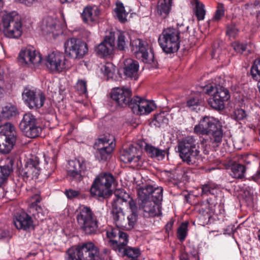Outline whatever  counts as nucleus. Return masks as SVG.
Listing matches in <instances>:
<instances>
[{
  "mask_svg": "<svg viewBox=\"0 0 260 260\" xmlns=\"http://www.w3.org/2000/svg\"><path fill=\"white\" fill-rule=\"evenodd\" d=\"M111 211L113 222L117 228L131 230L136 223L137 215L134 213L125 216L122 209L119 207L123 202L126 201L129 195L125 192L117 190L115 191Z\"/></svg>",
  "mask_w": 260,
  "mask_h": 260,
  "instance_id": "nucleus-1",
  "label": "nucleus"
},
{
  "mask_svg": "<svg viewBox=\"0 0 260 260\" xmlns=\"http://www.w3.org/2000/svg\"><path fill=\"white\" fill-rule=\"evenodd\" d=\"M177 148L182 161L189 165L196 164L200 158L199 144L193 136L182 138L178 142Z\"/></svg>",
  "mask_w": 260,
  "mask_h": 260,
  "instance_id": "nucleus-2",
  "label": "nucleus"
},
{
  "mask_svg": "<svg viewBox=\"0 0 260 260\" xmlns=\"http://www.w3.org/2000/svg\"><path fill=\"white\" fill-rule=\"evenodd\" d=\"M99 254L98 248L92 242H84L69 248L65 260H96Z\"/></svg>",
  "mask_w": 260,
  "mask_h": 260,
  "instance_id": "nucleus-3",
  "label": "nucleus"
},
{
  "mask_svg": "<svg viewBox=\"0 0 260 260\" xmlns=\"http://www.w3.org/2000/svg\"><path fill=\"white\" fill-rule=\"evenodd\" d=\"M114 182L115 178L112 174L102 172L94 179L90 188V193L93 197L106 198L111 193V188Z\"/></svg>",
  "mask_w": 260,
  "mask_h": 260,
  "instance_id": "nucleus-4",
  "label": "nucleus"
},
{
  "mask_svg": "<svg viewBox=\"0 0 260 260\" xmlns=\"http://www.w3.org/2000/svg\"><path fill=\"white\" fill-rule=\"evenodd\" d=\"M76 219L78 224L85 234L92 235L97 232L98 220L89 207L81 206L77 214Z\"/></svg>",
  "mask_w": 260,
  "mask_h": 260,
  "instance_id": "nucleus-5",
  "label": "nucleus"
},
{
  "mask_svg": "<svg viewBox=\"0 0 260 260\" xmlns=\"http://www.w3.org/2000/svg\"><path fill=\"white\" fill-rule=\"evenodd\" d=\"M180 31L175 28H167L163 30L158 38L159 44L167 54L176 52L180 47Z\"/></svg>",
  "mask_w": 260,
  "mask_h": 260,
  "instance_id": "nucleus-6",
  "label": "nucleus"
},
{
  "mask_svg": "<svg viewBox=\"0 0 260 260\" xmlns=\"http://www.w3.org/2000/svg\"><path fill=\"white\" fill-rule=\"evenodd\" d=\"M2 25L4 35L10 38H18L22 35L20 18L16 12L4 14L2 16Z\"/></svg>",
  "mask_w": 260,
  "mask_h": 260,
  "instance_id": "nucleus-7",
  "label": "nucleus"
},
{
  "mask_svg": "<svg viewBox=\"0 0 260 260\" xmlns=\"http://www.w3.org/2000/svg\"><path fill=\"white\" fill-rule=\"evenodd\" d=\"M16 140V132L10 123L5 122L0 126V152L9 153L13 149Z\"/></svg>",
  "mask_w": 260,
  "mask_h": 260,
  "instance_id": "nucleus-8",
  "label": "nucleus"
},
{
  "mask_svg": "<svg viewBox=\"0 0 260 260\" xmlns=\"http://www.w3.org/2000/svg\"><path fill=\"white\" fill-rule=\"evenodd\" d=\"M91 175V171L86 167L85 163L78 159L69 161L68 175L71 180L80 182L85 178H89Z\"/></svg>",
  "mask_w": 260,
  "mask_h": 260,
  "instance_id": "nucleus-9",
  "label": "nucleus"
},
{
  "mask_svg": "<svg viewBox=\"0 0 260 260\" xmlns=\"http://www.w3.org/2000/svg\"><path fill=\"white\" fill-rule=\"evenodd\" d=\"M64 47L66 55L73 58H81L88 52L86 43L75 38L68 40L64 44Z\"/></svg>",
  "mask_w": 260,
  "mask_h": 260,
  "instance_id": "nucleus-10",
  "label": "nucleus"
},
{
  "mask_svg": "<svg viewBox=\"0 0 260 260\" xmlns=\"http://www.w3.org/2000/svg\"><path fill=\"white\" fill-rule=\"evenodd\" d=\"M18 61L24 66L36 69L43 62L41 54L34 48H27L20 52Z\"/></svg>",
  "mask_w": 260,
  "mask_h": 260,
  "instance_id": "nucleus-11",
  "label": "nucleus"
},
{
  "mask_svg": "<svg viewBox=\"0 0 260 260\" xmlns=\"http://www.w3.org/2000/svg\"><path fill=\"white\" fill-rule=\"evenodd\" d=\"M22 99L30 109H38L41 108L46 100L45 95L40 90L25 88L22 94Z\"/></svg>",
  "mask_w": 260,
  "mask_h": 260,
  "instance_id": "nucleus-12",
  "label": "nucleus"
},
{
  "mask_svg": "<svg viewBox=\"0 0 260 260\" xmlns=\"http://www.w3.org/2000/svg\"><path fill=\"white\" fill-rule=\"evenodd\" d=\"M45 64L51 71L57 73L62 72L68 67L65 56L58 51L48 54L45 60Z\"/></svg>",
  "mask_w": 260,
  "mask_h": 260,
  "instance_id": "nucleus-13",
  "label": "nucleus"
},
{
  "mask_svg": "<svg viewBox=\"0 0 260 260\" xmlns=\"http://www.w3.org/2000/svg\"><path fill=\"white\" fill-rule=\"evenodd\" d=\"M143 191H138L137 193L139 200V208L142 214L145 217H154L159 214L158 205L150 200Z\"/></svg>",
  "mask_w": 260,
  "mask_h": 260,
  "instance_id": "nucleus-14",
  "label": "nucleus"
},
{
  "mask_svg": "<svg viewBox=\"0 0 260 260\" xmlns=\"http://www.w3.org/2000/svg\"><path fill=\"white\" fill-rule=\"evenodd\" d=\"M113 139L106 137L99 138L95 143L94 148L96 149L95 156L99 160H106L110 156L115 147Z\"/></svg>",
  "mask_w": 260,
  "mask_h": 260,
  "instance_id": "nucleus-15",
  "label": "nucleus"
},
{
  "mask_svg": "<svg viewBox=\"0 0 260 260\" xmlns=\"http://www.w3.org/2000/svg\"><path fill=\"white\" fill-rule=\"evenodd\" d=\"M132 51L136 55L141 58L146 63H151L154 61V56L151 48H148L143 41L139 39H135L131 42Z\"/></svg>",
  "mask_w": 260,
  "mask_h": 260,
  "instance_id": "nucleus-16",
  "label": "nucleus"
},
{
  "mask_svg": "<svg viewBox=\"0 0 260 260\" xmlns=\"http://www.w3.org/2000/svg\"><path fill=\"white\" fill-rule=\"evenodd\" d=\"M40 173L38 158L29 159L19 171V174L24 181L36 179Z\"/></svg>",
  "mask_w": 260,
  "mask_h": 260,
  "instance_id": "nucleus-17",
  "label": "nucleus"
},
{
  "mask_svg": "<svg viewBox=\"0 0 260 260\" xmlns=\"http://www.w3.org/2000/svg\"><path fill=\"white\" fill-rule=\"evenodd\" d=\"M129 107L133 113L137 115L150 113L155 108L153 103L140 96H135L132 99Z\"/></svg>",
  "mask_w": 260,
  "mask_h": 260,
  "instance_id": "nucleus-18",
  "label": "nucleus"
},
{
  "mask_svg": "<svg viewBox=\"0 0 260 260\" xmlns=\"http://www.w3.org/2000/svg\"><path fill=\"white\" fill-rule=\"evenodd\" d=\"M219 120L212 117L205 116L195 125L193 132L198 135H208L220 124Z\"/></svg>",
  "mask_w": 260,
  "mask_h": 260,
  "instance_id": "nucleus-19",
  "label": "nucleus"
},
{
  "mask_svg": "<svg viewBox=\"0 0 260 260\" xmlns=\"http://www.w3.org/2000/svg\"><path fill=\"white\" fill-rule=\"evenodd\" d=\"M132 91L128 87H116L111 93V99L120 106L124 107L131 103Z\"/></svg>",
  "mask_w": 260,
  "mask_h": 260,
  "instance_id": "nucleus-20",
  "label": "nucleus"
},
{
  "mask_svg": "<svg viewBox=\"0 0 260 260\" xmlns=\"http://www.w3.org/2000/svg\"><path fill=\"white\" fill-rule=\"evenodd\" d=\"M120 159L125 164L134 162L138 166L141 159V152L139 148L131 145L121 151Z\"/></svg>",
  "mask_w": 260,
  "mask_h": 260,
  "instance_id": "nucleus-21",
  "label": "nucleus"
},
{
  "mask_svg": "<svg viewBox=\"0 0 260 260\" xmlns=\"http://www.w3.org/2000/svg\"><path fill=\"white\" fill-rule=\"evenodd\" d=\"M138 191H144L145 195L150 200L155 202L157 205L162 200L163 189L161 187H155L147 185L138 188Z\"/></svg>",
  "mask_w": 260,
  "mask_h": 260,
  "instance_id": "nucleus-22",
  "label": "nucleus"
},
{
  "mask_svg": "<svg viewBox=\"0 0 260 260\" xmlns=\"http://www.w3.org/2000/svg\"><path fill=\"white\" fill-rule=\"evenodd\" d=\"M13 222L16 228L19 230H27L32 226L31 217L24 212L17 214Z\"/></svg>",
  "mask_w": 260,
  "mask_h": 260,
  "instance_id": "nucleus-23",
  "label": "nucleus"
},
{
  "mask_svg": "<svg viewBox=\"0 0 260 260\" xmlns=\"http://www.w3.org/2000/svg\"><path fill=\"white\" fill-rule=\"evenodd\" d=\"M139 65L137 61L131 58L127 59L124 61V74L128 78H138V72Z\"/></svg>",
  "mask_w": 260,
  "mask_h": 260,
  "instance_id": "nucleus-24",
  "label": "nucleus"
},
{
  "mask_svg": "<svg viewBox=\"0 0 260 260\" xmlns=\"http://www.w3.org/2000/svg\"><path fill=\"white\" fill-rule=\"evenodd\" d=\"M100 14V10L97 7L87 6L83 9L81 14L83 21L90 24L95 22Z\"/></svg>",
  "mask_w": 260,
  "mask_h": 260,
  "instance_id": "nucleus-25",
  "label": "nucleus"
},
{
  "mask_svg": "<svg viewBox=\"0 0 260 260\" xmlns=\"http://www.w3.org/2000/svg\"><path fill=\"white\" fill-rule=\"evenodd\" d=\"M128 235L127 233L121 232L117 238L112 241L111 247L118 254L123 253L124 249L127 247Z\"/></svg>",
  "mask_w": 260,
  "mask_h": 260,
  "instance_id": "nucleus-26",
  "label": "nucleus"
},
{
  "mask_svg": "<svg viewBox=\"0 0 260 260\" xmlns=\"http://www.w3.org/2000/svg\"><path fill=\"white\" fill-rule=\"evenodd\" d=\"M206 93L209 94H214L224 102L228 101L230 98L228 90L219 85L207 86Z\"/></svg>",
  "mask_w": 260,
  "mask_h": 260,
  "instance_id": "nucleus-27",
  "label": "nucleus"
},
{
  "mask_svg": "<svg viewBox=\"0 0 260 260\" xmlns=\"http://www.w3.org/2000/svg\"><path fill=\"white\" fill-rule=\"evenodd\" d=\"M109 37L110 40H112V45H115V40L117 39V47L119 50H124L128 40L124 32H122L119 30L110 32Z\"/></svg>",
  "mask_w": 260,
  "mask_h": 260,
  "instance_id": "nucleus-28",
  "label": "nucleus"
},
{
  "mask_svg": "<svg viewBox=\"0 0 260 260\" xmlns=\"http://www.w3.org/2000/svg\"><path fill=\"white\" fill-rule=\"evenodd\" d=\"M144 149L150 157L156 158L158 160H163L166 154L168 153L167 149L162 150L149 144H145Z\"/></svg>",
  "mask_w": 260,
  "mask_h": 260,
  "instance_id": "nucleus-29",
  "label": "nucleus"
},
{
  "mask_svg": "<svg viewBox=\"0 0 260 260\" xmlns=\"http://www.w3.org/2000/svg\"><path fill=\"white\" fill-rule=\"evenodd\" d=\"M5 165L0 166V187L7 179L12 171L14 160L12 158L8 157L5 160Z\"/></svg>",
  "mask_w": 260,
  "mask_h": 260,
  "instance_id": "nucleus-30",
  "label": "nucleus"
},
{
  "mask_svg": "<svg viewBox=\"0 0 260 260\" xmlns=\"http://www.w3.org/2000/svg\"><path fill=\"white\" fill-rule=\"evenodd\" d=\"M112 40L107 36L105 40L95 48V51L99 55L106 56L109 55L113 49Z\"/></svg>",
  "mask_w": 260,
  "mask_h": 260,
  "instance_id": "nucleus-31",
  "label": "nucleus"
},
{
  "mask_svg": "<svg viewBox=\"0 0 260 260\" xmlns=\"http://www.w3.org/2000/svg\"><path fill=\"white\" fill-rule=\"evenodd\" d=\"M57 20L48 17L44 19L42 24V30L44 34H54L56 30Z\"/></svg>",
  "mask_w": 260,
  "mask_h": 260,
  "instance_id": "nucleus-32",
  "label": "nucleus"
},
{
  "mask_svg": "<svg viewBox=\"0 0 260 260\" xmlns=\"http://www.w3.org/2000/svg\"><path fill=\"white\" fill-rule=\"evenodd\" d=\"M18 113L16 107L8 104L4 107L0 113V123L3 119H9L16 116Z\"/></svg>",
  "mask_w": 260,
  "mask_h": 260,
  "instance_id": "nucleus-33",
  "label": "nucleus"
},
{
  "mask_svg": "<svg viewBox=\"0 0 260 260\" xmlns=\"http://www.w3.org/2000/svg\"><path fill=\"white\" fill-rule=\"evenodd\" d=\"M172 0H159L157 3V13L166 17L169 13L172 6Z\"/></svg>",
  "mask_w": 260,
  "mask_h": 260,
  "instance_id": "nucleus-34",
  "label": "nucleus"
},
{
  "mask_svg": "<svg viewBox=\"0 0 260 260\" xmlns=\"http://www.w3.org/2000/svg\"><path fill=\"white\" fill-rule=\"evenodd\" d=\"M21 131L26 137L35 138L39 136L42 131V128L39 126L38 122H37L31 126H28L25 129L21 130Z\"/></svg>",
  "mask_w": 260,
  "mask_h": 260,
  "instance_id": "nucleus-35",
  "label": "nucleus"
},
{
  "mask_svg": "<svg viewBox=\"0 0 260 260\" xmlns=\"http://www.w3.org/2000/svg\"><path fill=\"white\" fill-rule=\"evenodd\" d=\"M248 168L240 164H233L231 167V175L235 178L241 179L244 177L245 171Z\"/></svg>",
  "mask_w": 260,
  "mask_h": 260,
  "instance_id": "nucleus-36",
  "label": "nucleus"
},
{
  "mask_svg": "<svg viewBox=\"0 0 260 260\" xmlns=\"http://www.w3.org/2000/svg\"><path fill=\"white\" fill-rule=\"evenodd\" d=\"M37 122L38 121L36 117L30 113H27L24 114L19 123L20 129H25L28 126H31Z\"/></svg>",
  "mask_w": 260,
  "mask_h": 260,
  "instance_id": "nucleus-37",
  "label": "nucleus"
},
{
  "mask_svg": "<svg viewBox=\"0 0 260 260\" xmlns=\"http://www.w3.org/2000/svg\"><path fill=\"white\" fill-rule=\"evenodd\" d=\"M31 203L29 205V209L30 212H32L34 216L37 215L39 217V213H41L42 208L38 205V203L41 201V198L38 194H35L31 197Z\"/></svg>",
  "mask_w": 260,
  "mask_h": 260,
  "instance_id": "nucleus-38",
  "label": "nucleus"
},
{
  "mask_svg": "<svg viewBox=\"0 0 260 260\" xmlns=\"http://www.w3.org/2000/svg\"><path fill=\"white\" fill-rule=\"evenodd\" d=\"M124 253L118 254L121 256H127L131 258V260H141L139 258L141 254V251L139 248L132 247H126L124 249Z\"/></svg>",
  "mask_w": 260,
  "mask_h": 260,
  "instance_id": "nucleus-39",
  "label": "nucleus"
},
{
  "mask_svg": "<svg viewBox=\"0 0 260 260\" xmlns=\"http://www.w3.org/2000/svg\"><path fill=\"white\" fill-rule=\"evenodd\" d=\"M210 134L212 135L210 139L212 143L215 144L216 146H218L221 143L223 137V132L220 123Z\"/></svg>",
  "mask_w": 260,
  "mask_h": 260,
  "instance_id": "nucleus-40",
  "label": "nucleus"
},
{
  "mask_svg": "<svg viewBox=\"0 0 260 260\" xmlns=\"http://www.w3.org/2000/svg\"><path fill=\"white\" fill-rule=\"evenodd\" d=\"M115 12L117 18L120 22L124 23L127 21L126 17L128 13L125 11L123 5L121 3H117Z\"/></svg>",
  "mask_w": 260,
  "mask_h": 260,
  "instance_id": "nucleus-41",
  "label": "nucleus"
},
{
  "mask_svg": "<svg viewBox=\"0 0 260 260\" xmlns=\"http://www.w3.org/2000/svg\"><path fill=\"white\" fill-rule=\"evenodd\" d=\"M193 2L195 6L194 14L199 21L202 20L204 19L206 14L204 5L198 0H194Z\"/></svg>",
  "mask_w": 260,
  "mask_h": 260,
  "instance_id": "nucleus-42",
  "label": "nucleus"
},
{
  "mask_svg": "<svg viewBox=\"0 0 260 260\" xmlns=\"http://www.w3.org/2000/svg\"><path fill=\"white\" fill-rule=\"evenodd\" d=\"M121 231L116 228H109L106 230V242L111 247L112 241L115 240Z\"/></svg>",
  "mask_w": 260,
  "mask_h": 260,
  "instance_id": "nucleus-43",
  "label": "nucleus"
},
{
  "mask_svg": "<svg viewBox=\"0 0 260 260\" xmlns=\"http://www.w3.org/2000/svg\"><path fill=\"white\" fill-rule=\"evenodd\" d=\"M224 102L218 98L216 95L213 94V96L210 98L208 100L209 105L215 110H222L224 107Z\"/></svg>",
  "mask_w": 260,
  "mask_h": 260,
  "instance_id": "nucleus-44",
  "label": "nucleus"
},
{
  "mask_svg": "<svg viewBox=\"0 0 260 260\" xmlns=\"http://www.w3.org/2000/svg\"><path fill=\"white\" fill-rule=\"evenodd\" d=\"M250 73L253 79L260 80V58L254 61L251 68Z\"/></svg>",
  "mask_w": 260,
  "mask_h": 260,
  "instance_id": "nucleus-45",
  "label": "nucleus"
},
{
  "mask_svg": "<svg viewBox=\"0 0 260 260\" xmlns=\"http://www.w3.org/2000/svg\"><path fill=\"white\" fill-rule=\"evenodd\" d=\"M187 223H182L177 230V237L179 240L183 241L186 238L187 230Z\"/></svg>",
  "mask_w": 260,
  "mask_h": 260,
  "instance_id": "nucleus-46",
  "label": "nucleus"
},
{
  "mask_svg": "<svg viewBox=\"0 0 260 260\" xmlns=\"http://www.w3.org/2000/svg\"><path fill=\"white\" fill-rule=\"evenodd\" d=\"M216 186V185L212 183L204 184L202 187V194L206 195H208L209 194H214Z\"/></svg>",
  "mask_w": 260,
  "mask_h": 260,
  "instance_id": "nucleus-47",
  "label": "nucleus"
},
{
  "mask_svg": "<svg viewBox=\"0 0 260 260\" xmlns=\"http://www.w3.org/2000/svg\"><path fill=\"white\" fill-rule=\"evenodd\" d=\"M239 29L235 24H231L227 26L226 34L230 38H235L238 35Z\"/></svg>",
  "mask_w": 260,
  "mask_h": 260,
  "instance_id": "nucleus-48",
  "label": "nucleus"
},
{
  "mask_svg": "<svg viewBox=\"0 0 260 260\" xmlns=\"http://www.w3.org/2000/svg\"><path fill=\"white\" fill-rule=\"evenodd\" d=\"M224 15V6L221 4L218 5L217 9L215 11L214 16L213 18L214 21L219 20Z\"/></svg>",
  "mask_w": 260,
  "mask_h": 260,
  "instance_id": "nucleus-49",
  "label": "nucleus"
},
{
  "mask_svg": "<svg viewBox=\"0 0 260 260\" xmlns=\"http://www.w3.org/2000/svg\"><path fill=\"white\" fill-rule=\"evenodd\" d=\"M102 70L105 75L107 76L108 78H112L115 71L113 64L110 63H106Z\"/></svg>",
  "mask_w": 260,
  "mask_h": 260,
  "instance_id": "nucleus-50",
  "label": "nucleus"
},
{
  "mask_svg": "<svg viewBox=\"0 0 260 260\" xmlns=\"http://www.w3.org/2000/svg\"><path fill=\"white\" fill-rule=\"evenodd\" d=\"M232 46L237 53H243L246 49V45L235 42L232 44Z\"/></svg>",
  "mask_w": 260,
  "mask_h": 260,
  "instance_id": "nucleus-51",
  "label": "nucleus"
},
{
  "mask_svg": "<svg viewBox=\"0 0 260 260\" xmlns=\"http://www.w3.org/2000/svg\"><path fill=\"white\" fill-rule=\"evenodd\" d=\"M76 88L81 93H85L87 92L86 82L83 80H78L76 84Z\"/></svg>",
  "mask_w": 260,
  "mask_h": 260,
  "instance_id": "nucleus-52",
  "label": "nucleus"
},
{
  "mask_svg": "<svg viewBox=\"0 0 260 260\" xmlns=\"http://www.w3.org/2000/svg\"><path fill=\"white\" fill-rule=\"evenodd\" d=\"M221 52V49L219 47V43H215L212 47L211 56L212 58H217Z\"/></svg>",
  "mask_w": 260,
  "mask_h": 260,
  "instance_id": "nucleus-53",
  "label": "nucleus"
},
{
  "mask_svg": "<svg viewBox=\"0 0 260 260\" xmlns=\"http://www.w3.org/2000/svg\"><path fill=\"white\" fill-rule=\"evenodd\" d=\"M64 193L68 199H73L79 196L80 194V192L78 190L69 189L66 190L64 192Z\"/></svg>",
  "mask_w": 260,
  "mask_h": 260,
  "instance_id": "nucleus-54",
  "label": "nucleus"
},
{
  "mask_svg": "<svg viewBox=\"0 0 260 260\" xmlns=\"http://www.w3.org/2000/svg\"><path fill=\"white\" fill-rule=\"evenodd\" d=\"M246 116L245 111L241 109H237L234 112L235 118L237 120H241Z\"/></svg>",
  "mask_w": 260,
  "mask_h": 260,
  "instance_id": "nucleus-55",
  "label": "nucleus"
},
{
  "mask_svg": "<svg viewBox=\"0 0 260 260\" xmlns=\"http://www.w3.org/2000/svg\"><path fill=\"white\" fill-rule=\"evenodd\" d=\"M127 202L128 204L129 208L132 210V213H135L137 215V214L136 213L137 206L135 201L129 197L127 199L126 201L123 202V203H126Z\"/></svg>",
  "mask_w": 260,
  "mask_h": 260,
  "instance_id": "nucleus-56",
  "label": "nucleus"
},
{
  "mask_svg": "<svg viewBox=\"0 0 260 260\" xmlns=\"http://www.w3.org/2000/svg\"><path fill=\"white\" fill-rule=\"evenodd\" d=\"M199 104V100L197 99L192 98L188 101L186 103V106L190 108L191 110L194 109L195 106H197Z\"/></svg>",
  "mask_w": 260,
  "mask_h": 260,
  "instance_id": "nucleus-57",
  "label": "nucleus"
},
{
  "mask_svg": "<svg viewBox=\"0 0 260 260\" xmlns=\"http://www.w3.org/2000/svg\"><path fill=\"white\" fill-rule=\"evenodd\" d=\"M167 120L166 119L164 118V116L162 114H159L157 115L155 118L154 120V125H156V122H158L159 124L160 123H165Z\"/></svg>",
  "mask_w": 260,
  "mask_h": 260,
  "instance_id": "nucleus-58",
  "label": "nucleus"
},
{
  "mask_svg": "<svg viewBox=\"0 0 260 260\" xmlns=\"http://www.w3.org/2000/svg\"><path fill=\"white\" fill-rule=\"evenodd\" d=\"M254 5L255 9L257 10L256 18L258 20H260V2H255Z\"/></svg>",
  "mask_w": 260,
  "mask_h": 260,
  "instance_id": "nucleus-59",
  "label": "nucleus"
},
{
  "mask_svg": "<svg viewBox=\"0 0 260 260\" xmlns=\"http://www.w3.org/2000/svg\"><path fill=\"white\" fill-rule=\"evenodd\" d=\"M44 157H45V161H46V164H48L49 162H50L51 164H53V166L54 165L55 160H56V156H54L51 158V160L50 158L47 157L45 155H44Z\"/></svg>",
  "mask_w": 260,
  "mask_h": 260,
  "instance_id": "nucleus-60",
  "label": "nucleus"
},
{
  "mask_svg": "<svg viewBox=\"0 0 260 260\" xmlns=\"http://www.w3.org/2000/svg\"><path fill=\"white\" fill-rule=\"evenodd\" d=\"M173 224V222H170L167 223L166 225V231H169L171 230Z\"/></svg>",
  "mask_w": 260,
  "mask_h": 260,
  "instance_id": "nucleus-61",
  "label": "nucleus"
},
{
  "mask_svg": "<svg viewBox=\"0 0 260 260\" xmlns=\"http://www.w3.org/2000/svg\"><path fill=\"white\" fill-rule=\"evenodd\" d=\"M4 79V73L2 71L0 70V81Z\"/></svg>",
  "mask_w": 260,
  "mask_h": 260,
  "instance_id": "nucleus-62",
  "label": "nucleus"
},
{
  "mask_svg": "<svg viewBox=\"0 0 260 260\" xmlns=\"http://www.w3.org/2000/svg\"><path fill=\"white\" fill-rule=\"evenodd\" d=\"M0 232L2 233V235L1 236V238L5 237L8 235V233L6 232H3V233L2 231Z\"/></svg>",
  "mask_w": 260,
  "mask_h": 260,
  "instance_id": "nucleus-63",
  "label": "nucleus"
},
{
  "mask_svg": "<svg viewBox=\"0 0 260 260\" xmlns=\"http://www.w3.org/2000/svg\"><path fill=\"white\" fill-rule=\"evenodd\" d=\"M257 239L260 242V229L258 230L257 233Z\"/></svg>",
  "mask_w": 260,
  "mask_h": 260,
  "instance_id": "nucleus-64",
  "label": "nucleus"
}]
</instances>
